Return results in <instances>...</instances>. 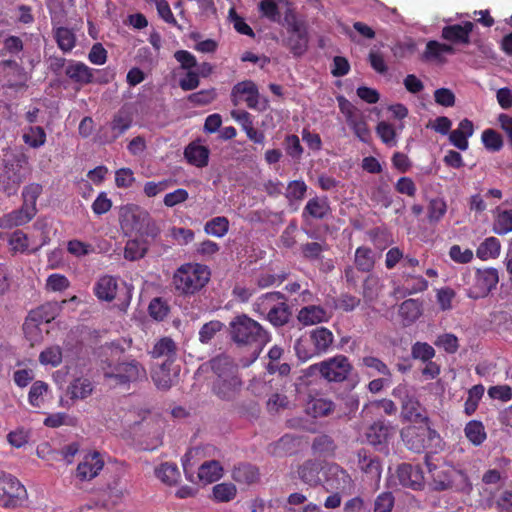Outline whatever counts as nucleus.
Listing matches in <instances>:
<instances>
[{
  "instance_id": "nucleus-56",
  "label": "nucleus",
  "mask_w": 512,
  "mask_h": 512,
  "mask_svg": "<svg viewBox=\"0 0 512 512\" xmlns=\"http://www.w3.org/2000/svg\"><path fill=\"white\" fill-rule=\"evenodd\" d=\"M376 133L381 141L387 146H396V131L392 124L386 121H380L376 126Z\"/></svg>"
},
{
  "instance_id": "nucleus-16",
  "label": "nucleus",
  "mask_w": 512,
  "mask_h": 512,
  "mask_svg": "<svg viewBox=\"0 0 512 512\" xmlns=\"http://www.w3.org/2000/svg\"><path fill=\"white\" fill-rule=\"evenodd\" d=\"M64 74L73 84L79 87L92 84V68L82 61L69 59Z\"/></svg>"
},
{
  "instance_id": "nucleus-64",
  "label": "nucleus",
  "mask_w": 512,
  "mask_h": 512,
  "mask_svg": "<svg viewBox=\"0 0 512 512\" xmlns=\"http://www.w3.org/2000/svg\"><path fill=\"white\" fill-rule=\"evenodd\" d=\"M434 344L449 354H454L459 348L458 338L452 333L439 335Z\"/></svg>"
},
{
  "instance_id": "nucleus-35",
  "label": "nucleus",
  "mask_w": 512,
  "mask_h": 512,
  "mask_svg": "<svg viewBox=\"0 0 512 512\" xmlns=\"http://www.w3.org/2000/svg\"><path fill=\"white\" fill-rule=\"evenodd\" d=\"M285 297L281 292H268L257 298L253 304V311L260 316L265 317L269 313V309L273 308V305L278 304L280 300H284Z\"/></svg>"
},
{
  "instance_id": "nucleus-25",
  "label": "nucleus",
  "mask_w": 512,
  "mask_h": 512,
  "mask_svg": "<svg viewBox=\"0 0 512 512\" xmlns=\"http://www.w3.org/2000/svg\"><path fill=\"white\" fill-rule=\"evenodd\" d=\"M117 288V279L110 275H104L95 283L93 291L99 300L111 302L116 297Z\"/></svg>"
},
{
  "instance_id": "nucleus-15",
  "label": "nucleus",
  "mask_w": 512,
  "mask_h": 512,
  "mask_svg": "<svg viewBox=\"0 0 512 512\" xmlns=\"http://www.w3.org/2000/svg\"><path fill=\"white\" fill-rule=\"evenodd\" d=\"M358 467L365 474L367 480L379 483L382 474V465L377 456L372 455L365 449L357 452Z\"/></svg>"
},
{
  "instance_id": "nucleus-32",
  "label": "nucleus",
  "mask_w": 512,
  "mask_h": 512,
  "mask_svg": "<svg viewBox=\"0 0 512 512\" xmlns=\"http://www.w3.org/2000/svg\"><path fill=\"white\" fill-rule=\"evenodd\" d=\"M391 427L383 421L374 422L366 432L367 441L378 446L387 442L390 435Z\"/></svg>"
},
{
  "instance_id": "nucleus-23",
  "label": "nucleus",
  "mask_w": 512,
  "mask_h": 512,
  "mask_svg": "<svg viewBox=\"0 0 512 512\" xmlns=\"http://www.w3.org/2000/svg\"><path fill=\"white\" fill-rule=\"evenodd\" d=\"M474 126L469 119H463L458 124V127L449 133L450 143L459 150H466L468 148V138L473 135Z\"/></svg>"
},
{
  "instance_id": "nucleus-54",
  "label": "nucleus",
  "mask_w": 512,
  "mask_h": 512,
  "mask_svg": "<svg viewBox=\"0 0 512 512\" xmlns=\"http://www.w3.org/2000/svg\"><path fill=\"white\" fill-rule=\"evenodd\" d=\"M213 498L217 502H229L236 496L237 489L232 483H219L216 484L213 489Z\"/></svg>"
},
{
  "instance_id": "nucleus-51",
  "label": "nucleus",
  "mask_w": 512,
  "mask_h": 512,
  "mask_svg": "<svg viewBox=\"0 0 512 512\" xmlns=\"http://www.w3.org/2000/svg\"><path fill=\"white\" fill-rule=\"evenodd\" d=\"M62 349L58 345L47 347L39 355V362L42 365L58 367L62 363Z\"/></svg>"
},
{
  "instance_id": "nucleus-29",
  "label": "nucleus",
  "mask_w": 512,
  "mask_h": 512,
  "mask_svg": "<svg viewBox=\"0 0 512 512\" xmlns=\"http://www.w3.org/2000/svg\"><path fill=\"white\" fill-rule=\"evenodd\" d=\"M345 120L349 128L361 142L368 143L370 141L371 132L363 114L360 111H357L353 115H349Z\"/></svg>"
},
{
  "instance_id": "nucleus-39",
  "label": "nucleus",
  "mask_w": 512,
  "mask_h": 512,
  "mask_svg": "<svg viewBox=\"0 0 512 512\" xmlns=\"http://www.w3.org/2000/svg\"><path fill=\"white\" fill-rule=\"evenodd\" d=\"M49 392V385L41 380L33 382L28 393V402L34 408H41Z\"/></svg>"
},
{
  "instance_id": "nucleus-49",
  "label": "nucleus",
  "mask_w": 512,
  "mask_h": 512,
  "mask_svg": "<svg viewBox=\"0 0 512 512\" xmlns=\"http://www.w3.org/2000/svg\"><path fill=\"white\" fill-rule=\"evenodd\" d=\"M147 245L138 240H128L124 248V258L129 261H136L143 258L147 252Z\"/></svg>"
},
{
  "instance_id": "nucleus-59",
  "label": "nucleus",
  "mask_w": 512,
  "mask_h": 512,
  "mask_svg": "<svg viewBox=\"0 0 512 512\" xmlns=\"http://www.w3.org/2000/svg\"><path fill=\"white\" fill-rule=\"evenodd\" d=\"M284 148L286 154L293 160L299 161L302 158L304 149L300 143V139L295 134L287 135L284 139Z\"/></svg>"
},
{
  "instance_id": "nucleus-47",
  "label": "nucleus",
  "mask_w": 512,
  "mask_h": 512,
  "mask_svg": "<svg viewBox=\"0 0 512 512\" xmlns=\"http://www.w3.org/2000/svg\"><path fill=\"white\" fill-rule=\"evenodd\" d=\"M399 313L409 323L415 322L422 314L421 304L418 300L407 299L400 305Z\"/></svg>"
},
{
  "instance_id": "nucleus-36",
  "label": "nucleus",
  "mask_w": 512,
  "mask_h": 512,
  "mask_svg": "<svg viewBox=\"0 0 512 512\" xmlns=\"http://www.w3.org/2000/svg\"><path fill=\"white\" fill-rule=\"evenodd\" d=\"M308 32L288 35L284 40V45L295 57H300L308 49Z\"/></svg>"
},
{
  "instance_id": "nucleus-18",
  "label": "nucleus",
  "mask_w": 512,
  "mask_h": 512,
  "mask_svg": "<svg viewBox=\"0 0 512 512\" xmlns=\"http://www.w3.org/2000/svg\"><path fill=\"white\" fill-rule=\"evenodd\" d=\"M36 214L37 212L34 210L21 205L18 209L12 210L0 217V228L12 229L14 227L23 226L29 223Z\"/></svg>"
},
{
  "instance_id": "nucleus-44",
  "label": "nucleus",
  "mask_w": 512,
  "mask_h": 512,
  "mask_svg": "<svg viewBox=\"0 0 512 512\" xmlns=\"http://www.w3.org/2000/svg\"><path fill=\"white\" fill-rule=\"evenodd\" d=\"M155 475L161 482L171 486L177 483L180 472L176 464L166 462L155 469Z\"/></svg>"
},
{
  "instance_id": "nucleus-38",
  "label": "nucleus",
  "mask_w": 512,
  "mask_h": 512,
  "mask_svg": "<svg viewBox=\"0 0 512 512\" xmlns=\"http://www.w3.org/2000/svg\"><path fill=\"white\" fill-rule=\"evenodd\" d=\"M229 227H230V222L227 217L216 216V217H213L212 219L208 220L204 224V232L207 235L217 237V238H222L228 233Z\"/></svg>"
},
{
  "instance_id": "nucleus-5",
  "label": "nucleus",
  "mask_w": 512,
  "mask_h": 512,
  "mask_svg": "<svg viewBox=\"0 0 512 512\" xmlns=\"http://www.w3.org/2000/svg\"><path fill=\"white\" fill-rule=\"evenodd\" d=\"M392 394L394 397L400 399L401 414L405 420L424 424L425 426L429 425V417L426 408L422 406L415 396L408 394L406 385H398L394 388Z\"/></svg>"
},
{
  "instance_id": "nucleus-2",
  "label": "nucleus",
  "mask_w": 512,
  "mask_h": 512,
  "mask_svg": "<svg viewBox=\"0 0 512 512\" xmlns=\"http://www.w3.org/2000/svg\"><path fill=\"white\" fill-rule=\"evenodd\" d=\"M101 369L104 379L118 386L129 387L130 384L147 380L146 368L132 356L102 361Z\"/></svg>"
},
{
  "instance_id": "nucleus-19",
  "label": "nucleus",
  "mask_w": 512,
  "mask_h": 512,
  "mask_svg": "<svg viewBox=\"0 0 512 512\" xmlns=\"http://www.w3.org/2000/svg\"><path fill=\"white\" fill-rule=\"evenodd\" d=\"M216 379L238 377V366L234 360L225 354L212 358L209 362Z\"/></svg>"
},
{
  "instance_id": "nucleus-14",
  "label": "nucleus",
  "mask_w": 512,
  "mask_h": 512,
  "mask_svg": "<svg viewBox=\"0 0 512 512\" xmlns=\"http://www.w3.org/2000/svg\"><path fill=\"white\" fill-rule=\"evenodd\" d=\"M400 484L413 490H420L424 485V474L419 465L402 463L397 468Z\"/></svg>"
},
{
  "instance_id": "nucleus-58",
  "label": "nucleus",
  "mask_w": 512,
  "mask_h": 512,
  "mask_svg": "<svg viewBox=\"0 0 512 512\" xmlns=\"http://www.w3.org/2000/svg\"><path fill=\"white\" fill-rule=\"evenodd\" d=\"M435 349L426 342H415L411 347V356L413 359L426 362L435 357Z\"/></svg>"
},
{
  "instance_id": "nucleus-57",
  "label": "nucleus",
  "mask_w": 512,
  "mask_h": 512,
  "mask_svg": "<svg viewBox=\"0 0 512 512\" xmlns=\"http://www.w3.org/2000/svg\"><path fill=\"white\" fill-rule=\"evenodd\" d=\"M176 346L171 338L164 337L160 339L153 347L151 355L153 358L166 356L168 358L175 355Z\"/></svg>"
},
{
  "instance_id": "nucleus-61",
  "label": "nucleus",
  "mask_w": 512,
  "mask_h": 512,
  "mask_svg": "<svg viewBox=\"0 0 512 512\" xmlns=\"http://www.w3.org/2000/svg\"><path fill=\"white\" fill-rule=\"evenodd\" d=\"M217 97L215 88L203 89L195 93H191L187 99L195 106H204L212 103Z\"/></svg>"
},
{
  "instance_id": "nucleus-50",
  "label": "nucleus",
  "mask_w": 512,
  "mask_h": 512,
  "mask_svg": "<svg viewBox=\"0 0 512 512\" xmlns=\"http://www.w3.org/2000/svg\"><path fill=\"white\" fill-rule=\"evenodd\" d=\"M258 10L262 17L274 23L281 22L279 5L276 0H261L258 4Z\"/></svg>"
},
{
  "instance_id": "nucleus-11",
  "label": "nucleus",
  "mask_w": 512,
  "mask_h": 512,
  "mask_svg": "<svg viewBox=\"0 0 512 512\" xmlns=\"http://www.w3.org/2000/svg\"><path fill=\"white\" fill-rule=\"evenodd\" d=\"M230 97L234 106L244 101L248 108L255 109L259 102L258 87L251 80L238 82L233 86Z\"/></svg>"
},
{
  "instance_id": "nucleus-42",
  "label": "nucleus",
  "mask_w": 512,
  "mask_h": 512,
  "mask_svg": "<svg viewBox=\"0 0 512 512\" xmlns=\"http://www.w3.org/2000/svg\"><path fill=\"white\" fill-rule=\"evenodd\" d=\"M355 265L361 272H370L375 265L372 249L366 246L358 247L355 251Z\"/></svg>"
},
{
  "instance_id": "nucleus-34",
  "label": "nucleus",
  "mask_w": 512,
  "mask_h": 512,
  "mask_svg": "<svg viewBox=\"0 0 512 512\" xmlns=\"http://www.w3.org/2000/svg\"><path fill=\"white\" fill-rule=\"evenodd\" d=\"M223 468L216 460L206 461L200 465L197 478L203 483H213L221 478Z\"/></svg>"
},
{
  "instance_id": "nucleus-26",
  "label": "nucleus",
  "mask_w": 512,
  "mask_h": 512,
  "mask_svg": "<svg viewBox=\"0 0 512 512\" xmlns=\"http://www.w3.org/2000/svg\"><path fill=\"white\" fill-rule=\"evenodd\" d=\"M241 386L239 377L216 379L213 384V392L222 400H232Z\"/></svg>"
},
{
  "instance_id": "nucleus-41",
  "label": "nucleus",
  "mask_w": 512,
  "mask_h": 512,
  "mask_svg": "<svg viewBox=\"0 0 512 512\" xmlns=\"http://www.w3.org/2000/svg\"><path fill=\"white\" fill-rule=\"evenodd\" d=\"M337 445L332 437L326 434L319 435L314 438L312 450L315 454L323 457H332L335 454Z\"/></svg>"
},
{
  "instance_id": "nucleus-63",
  "label": "nucleus",
  "mask_w": 512,
  "mask_h": 512,
  "mask_svg": "<svg viewBox=\"0 0 512 512\" xmlns=\"http://www.w3.org/2000/svg\"><path fill=\"white\" fill-rule=\"evenodd\" d=\"M482 143L492 152H497L503 147L502 136L493 129H486L482 132Z\"/></svg>"
},
{
  "instance_id": "nucleus-20",
  "label": "nucleus",
  "mask_w": 512,
  "mask_h": 512,
  "mask_svg": "<svg viewBox=\"0 0 512 512\" xmlns=\"http://www.w3.org/2000/svg\"><path fill=\"white\" fill-rule=\"evenodd\" d=\"M455 52V48L450 44L440 43L436 40H430L426 44V48L422 54V60L445 63V56L453 55Z\"/></svg>"
},
{
  "instance_id": "nucleus-9",
  "label": "nucleus",
  "mask_w": 512,
  "mask_h": 512,
  "mask_svg": "<svg viewBox=\"0 0 512 512\" xmlns=\"http://www.w3.org/2000/svg\"><path fill=\"white\" fill-rule=\"evenodd\" d=\"M46 243L47 236H44L41 241H37L20 229L13 231L8 237V245L13 253L33 254Z\"/></svg>"
},
{
  "instance_id": "nucleus-27",
  "label": "nucleus",
  "mask_w": 512,
  "mask_h": 512,
  "mask_svg": "<svg viewBox=\"0 0 512 512\" xmlns=\"http://www.w3.org/2000/svg\"><path fill=\"white\" fill-rule=\"evenodd\" d=\"M322 465L316 460H306L298 467L297 473L299 478L309 486H316L321 482L320 472Z\"/></svg>"
},
{
  "instance_id": "nucleus-17",
  "label": "nucleus",
  "mask_w": 512,
  "mask_h": 512,
  "mask_svg": "<svg viewBox=\"0 0 512 512\" xmlns=\"http://www.w3.org/2000/svg\"><path fill=\"white\" fill-rule=\"evenodd\" d=\"M473 28L474 24L471 21L446 25L442 28L441 38L453 44H468Z\"/></svg>"
},
{
  "instance_id": "nucleus-31",
  "label": "nucleus",
  "mask_w": 512,
  "mask_h": 512,
  "mask_svg": "<svg viewBox=\"0 0 512 512\" xmlns=\"http://www.w3.org/2000/svg\"><path fill=\"white\" fill-rule=\"evenodd\" d=\"M334 410V403L325 398L311 397L307 403L305 411L314 418L325 417Z\"/></svg>"
},
{
  "instance_id": "nucleus-55",
  "label": "nucleus",
  "mask_w": 512,
  "mask_h": 512,
  "mask_svg": "<svg viewBox=\"0 0 512 512\" xmlns=\"http://www.w3.org/2000/svg\"><path fill=\"white\" fill-rule=\"evenodd\" d=\"M224 328V324L219 320H211L205 323L199 330V341L202 344H208L215 335Z\"/></svg>"
},
{
  "instance_id": "nucleus-24",
  "label": "nucleus",
  "mask_w": 512,
  "mask_h": 512,
  "mask_svg": "<svg viewBox=\"0 0 512 512\" xmlns=\"http://www.w3.org/2000/svg\"><path fill=\"white\" fill-rule=\"evenodd\" d=\"M308 337L313 343V351L317 356L326 353L334 341L333 333L323 326L311 330Z\"/></svg>"
},
{
  "instance_id": "nucleus-22",
  "label": "nucleus",
  "mask_w": 512,
  "mask_h": 512,
  "mask_svg": "<svg viewBox=\"0 0 512 512\" xmlns=\"http://www.w3.org/2000/svg\"><path fill=\"white\" fill-rule=\"evenodd\" d=\"M210 150L196 141L189 143L184 149V157L187 162L198 168L208 165Z\"/></svg>"
},
{
  "instance_id": "nucleus-21",
  "label": "nucleus",
  "mask_w": 512,
  "mask_h": 512,
  "mask_svg": "<svg viewBox=\"0 0 512 512\" xmlns=\"http://www.w3.org/2000/svg\"><path fill=\"white\" fill-rule=\"evenodd\" d=\"M329 318L330 315L327 310L320 305H308L302 307L297 315L298 321L305 326L327 322Z\"/></svg>"
},
{
  "instance_id": "nucleus-7",
  "label": "nucleus",
  "mask_w": 512,
  "mask_h": 512,
  "mask_svg": "<svg viewBox=\"0 0 512 512\" xmlns=\"http://www.w3.org/2000/svg\"><path fill=\"white\" fill-rule=\"evenodd\" d=\"M312 368L318 370L329 382H342L348 377L352 366L346 356L336 355L313 365Z\"/></svg>"
},
{
  "instance_id": "nucleus-45",
  "label": "nucleus",
  "mask_w": 512,
  "mask_h": 512,
  "mask_svg": "<svg viewBox=\"0 0 512 512\" xmlns=\"http://www.w3.org/2000/svg\"><path fill=\"white\" fill-rule=\"evenodd\" d=\"M428 288V281L422 276L407 275L403 291L399 288L396 290L402 296L412 295L423 292Z\"/></svg>"
},
{
  "instance_id": "nucleus-6",
  "label": "nucleus",
  "mask_w": 512,
  "mask_h": 512,
  "mask_svg": "<svg viewBox=\"0 0 512 512\" xmlns=\"http://www.w3.org/2000/svg\"><path fill=\"white\" fill-rule=\"evenodd\" d=\"M27 491L24 485L13 475L0 472V506L16 508L26 499Z\"/></svg>"
},
{
  "instance_id": "nucleus-8",
  "label": "nucleus",
  "mask_w": 512,
  "mask_h": 512,
  "mask_svg": "<svg viewBox=\"0 0 512 512\" xmlns=\"http://www.w3.org/2000/svg\"><path fill=\"white\" fill-rule=\"evenodd\" d=\"M148 219L146 234L155 238L159 235L160 229L154 221H151L147 212L139 211L136 205H127L120 210V222L123 228L130 227L132 230L139 229L140 220Z\"/></svg>"
},
{
  "instance_id": "nucleus-4",
  "label": "nucleus",
  "mask_w": 512,
  "mask_h": 512,
  "mask_svg": "<svg viewBox=\"0 0 512 512\" xmlns=\"http://www.w3.org/2000/svg\"><path fill=\"white\" fill-rule=\"evenodd\" d=\"M28 157L25 154L15 155L5 162L0 169V192L7 197L16 195L20 185L26 179Z\"/></svg>"
},
{
  "instance_id": "nucleus-37",
  "label": "nucleus",
  "mask_w": 512,
  "mask_h": 512,
  "mask_svg": "<svg viewBox=\"0 0 512 512\" xmlns=\"http://www.w3.org/2000/svg\"><path fill=\"white\" fill-rule=\"evenodd\" d=\"M54 317L46 312V307L41 306L36 310H32L25 323L24 331L28 336L32 330H39L38 325L41 323H49Z\"/></svg>"
},
{
  "instance_id": "nucleus-30",
  "label": "nucleus",
  "mask_w": 512,
  "mask_h": 512,
  "mask_svg": "<svg viewBox=\"0 0 512 512\" xmlns=\"http://www.w3.org/2000/svg\"><path fill=\"white\" fill-rule=\"evenodd\" d=\"M53 37L57 43L58 48L63 53H68L76 46L77 38L74 31L67 27L53 28Z\"/></svg>"
},
{
  "instance_id": "nucleus-28",
  "label": "nucleus",
  "mask_w": 512,
  "mask_h": 512,
  "mask_svg": "<svg viewBox=\"0 0 512 512\" xmlns=\"http://www.w3.org/2000/svg\"><path fill=\"white\" fill-rule=\"evenodd\" d=\"M94 390L93 383L85 377L73 379L67 387V395L71 400H84L89 397Z\"/></svg>"
},
{
  "instance_id": "nucleus-3",
  "label": "nucleus",
  "mask_w": 512,
  "mask_h": 512,
  "mask_svg": "<svg viewBox=\"0 0 512 512\" xmlns=\"http://www.w3.org/2000/svg\"><path fill=\"white\" fill-rule=\"evenodd\" d=\"M210 279V270L206 265L185 263L173 274L172 284L179 295L189 296L199 292Z\"/></svg>"
},
{
  "instance_id": "nucleus-40",
  "label": "nucleus",
  "mask_w": 512,
  "mask_h": 512,
  "mask_svg": "<svg viewBox=\"0 0 512 512\" xmlns=\"http://www.w3.org/2000/svg\"><path fill=\"white\" fill-rule=\"evenodd\" d=\"M232 477L236 482L251 484L258 480L259 472L255 466L242 463L234 468Z\"/></svg>"
},
{
  "instance_id": "nucleus-43",
  "label": "nucleus",
  "mask_w": 512,
  "mask_h": 512,
  "mask_svg": "<svg viewBox=\"0 0 512 512\" xmlns=\"http://www.w3.org/2000/svg\"><path fill=\"white\" fill-rule=\"evenodd\" d=\"M22 139L31 148H39L46 142V132L41 126H29L25 129Z\"/></svg>"
},
{
  "instance_id": "nucleus-60",
  "label": "nucleus",
  "mask_w": 512,
  "mask_h": 512,
  "mask_svg": "<svg viewBox=\"0 0 512 512\" xmlns=\"http://www.w3.org/2000/svg\"><path fill=\"white\" fill-rule=\"evenodd\" d=\"M308 186L303 180H292L288 183L285 196L289 201L304 199Z\"/></svg>"
},
{
  "instance_id": "nucleus-62",
  "label": "nucleus",
  "mask_w": 512,
  "mask_h": 512,
  "mask_svg": "<svg viewBox=\"0 0 512 512\" xmlns=\"http://www.w3.org/2000/svg\"><path fill=\"white\" fill-rule=\"evenodd\" d=\"M447 205L446 202L441 198H434L429 202L428 205V220L430 223H436L440 221L446 214Z\"/></svg>"
},
{
  "instance_id": "nucleus-12",
  "label": "nucleus",
  "mask_w": 512,
  "mask_h": 512,
  "mask_svg": "<svg viewBox=\"0 0 512 512\" xmlns=\"http://www.w3.org/2000/svg\"><path fill=\"white\" fill-rule=\"evenodd\" d=\"M436 434L435 430L426 426L425 429L417 427H408L401 432L402 439L406 447L416 453H421L426 449L427 437L431 438Z\"/></svg>"
},
{
  "instance_id": "nucleus-10",
  "label": "nucleus",
  "mask_w": 512,
  "mask_h": 512,
  "mask_svg": "<svg viewBox=\"0 0 512 512\" xmlns=\"http://www.w3.org/2000/svg\"><path fill=\"white\" fill-rule=\"evenodd\" d=\"M104 468V458L98 451L87 453L79 462L75 476L80 481H91L96 478Z\"/></svg>"
},
{
  "instance_id": "nucleus-46",
  "label": "nucleus",
  "mask_w": 512,
  "mask_h": 512,
  "mask_svg": "<svg viewBox=\"0 0 512 512\" xmlns=\"http://www.w3.org/2000/svg\"><path fill=\"white\" fill-rule=\"evenodd\" d=\"M42 191L43 187L39 183H30L26 185L22 190V205L38 212L36 204L39 196L42 194Z\"/></svg>"
},
{
  "instance_id": "nucleus-13",
  "label": "nucleus",
  "mask_w": 512,
  "mask_h": 512,
  "mask_svg": "<svg viewBox=\"0 0 512 512\" xmlns=\"http://www.w3.org/2000/svg\"><path fill=\"white\" fill-rule=\"evenodd\" d=\"M332 210L327 196H314L310 198L302 210V219L305 222L311 220H324Z\"/></svg>"
},
{
  "instance_id": "nucleus-53",
  "label": "nucleus",
  "mask_w": 512,
  "mask_h": 512,
  "mask_svg": "<svg viewBox=\"0 0 512 512\" xmlns=\"http://www.w3.org/2000/svg\"><path fill=\"white\" fill-rule=\"evenodd\" d=\"M294 349L299 360L305 362L314 356H317L316 352L313 351V343L308 336H302L296 340Z\"/></svg>"
},
{
  "instance_id": "nucleus-33",
  "label": "nucleus",
  "mask_w": 512,
  "mask_h": 512,
  "mask_svg": "<svg viewBox=\"0 0 512 512\" xmlns=\"http://www.w3.org/2000/svg\"><path fill=\"white\" fill-rule=\"evenodd\" d=\"M291 317V311L289 306L280 300L278 304L273 305V308L269 309V313L264 317L274 327H282L286 325Z\"/></svg>"
},
{
  "instance_id": "nucleus-52",
  "label": "nucleus",
  "mask_w": 512,
  "mask_h": 512,
  "mask_svg": "<svg viewBox=\"0 0 512 512\" xmlns=\"http://www.w3.org/2000/svg\"><path fill=\"white\" fill-rule=\"evenodd\" d=\"M132 125V118L129 114L119 111L111 121V130L114 133L113 139L124 134Z\"/></svg>"
},
{
  "instance_id": "nucleus-48",
  "label": "nucleus",
  "mask_w": 512,
  "mask_h": 512,
  "mask_svg": "<svg viewBox=\"0 0 512 512\" xmlns=\"http://www.w3.org/2000/svg\"><path fill=\"white\" fill-rule=\"evenodd\" d=\"M329 249L325 241L307 242L301 245L302 256L309 261H318L322 258V253Z\"/></svg>"
},
{
  "instance_id": "nucleus-1",
  "label": "nucleus",
  "mask_w": 512,
  "mask_h": 512,
  "mask_svg": "<svg viewBox=\"0 0 512 512\" xmlns=\"http://www.w3.org/2000/svg\"><path fill=\"white\" fill-rule=\"evenodd\" d=\"M228 330L231 340L238 347L251 350L255 358L260 355L271 338L261 324L246 314L235 316L230 321Z\"/></svg>"
}]
</instances>
